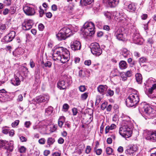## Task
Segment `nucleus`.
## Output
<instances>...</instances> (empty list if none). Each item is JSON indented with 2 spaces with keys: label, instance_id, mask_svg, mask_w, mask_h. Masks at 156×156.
Returning a JSON list of instances; mask_svg holds the SVG:
<instances>
[{
  "label": "nucleus",
  "instance_id": "nucleus-23",
  "mask_svg": "<svg viewBox=\"0 0 156 156\" xmlns=\"http://www.w3.org/2000/svg\"><path fill=\"white\" fill-rule=\"evenodd\" d=\"M56 36V37L59 41L65 40L67 37L66 35L61 30H60V32L57 34Z\"/></svg>",
  "mask_w": 156,
  "mask_h": 156
},
{
  "label": "nucleus",
  "instance_id": "nucleus-45",
  "mask_svg": "<svg viewBox=\"0 0 156 156\" xmlns=\"http://www.w3.org/2000/svg\"><path fill=\"white\" fill-rule=\"evenodd\" d=\"M19 120H16L15 122L12 123L11 125L13 127L17 126L19 124Z\"/></svg>",
  "mask_w": 156,
  "mask_h": 156
},
{
  "label": "nucleus",
  "instance_id": "nucleus-30",
  "mask_svg": "<svg viewBox=\"0 0 156 156\" xmlns=\"http://www.w3.org/2000/svg\"><path fill=\"white\" fill-rule=\"evenodd\" d=\"M135 76L137 82L138 83L141 84L142 80V75L140 73H137L136 74Z\"/></svg>",
  "mask_w": 156,
  "mask_h": 156
},
{
  "label": "nucleus",
  "instance_id": "nucleus-17",
  "mask_svg": "<svg viewBox=\"0 0 156 156\" xmlns=\"http://www.w3.org/2000/svg\"><path fill=\"white\" fill-rule=\"evenodd\" d=\"M24 13L28 15H33L35 13L34 8L27 6H25L23 8Z\"/></svg>",
  "mask_w": 156,
  "mask_h": 156
},
{
  "label": "nucleus",
  "instance_id": "nucleus-13",
  "mask_svg": "<svg viewBox=\"0 0 156 156\" xmlns=\"http://www.w3.org/2000/svg\"><path fill=\"white\" fill-rule=\"evenodd\" d=\"M81 44L79 41L75 40L72 42L70 44L71 49L74 51L80 50L81 48Z\"/></svg>",
  "mask_w": 156,
  "mask_h": 156
},
{
  "label": "nucleus",
  "instance_id": "nucleus-28",
  "mask_svg": "<svg viewBox=\"0 0 156 156\" xmlns=\"http://www.w3.org/2000/svg\"><path fill=\"white\" fill-rule=\"evenodd\" d=\"M119 66L120 68L121 69H125L127 67V63L124 61H121L119 63Z\"/></svg>",
  "mask_w": 156,
  "mask_h": 156
},
{
  "label": "nucleus",
  "instance_id": "nucleus-55",
  "mask_svg": "<svg viewBox=\"0 0 156 156\" xmlns=\"http://www.w3.org/2000/svg\"><path fill=\"white\" fill-rule=\"evenodd\" d=\"M51 63L50 61H47L45 63V67H48L49 68L51 67Z\"/></svg>",
  "mask_w": 156,
  "mask_h": 156
},
{
  "label": "nucleus",
  "instance_id": "nucleus-62",
  "mask_svg": "<svg viewBox=\"0 0 156 156\" xmlns=\"http://www.w3.org/2000/svg\"><path fill=\"white\" fill-rule=\"evenodd\" d=\"M102 152V150L101 149H98L96 151V154L98 155H100Z\"/></svg>",
  "mask_w": 156,
  "mask_h": 156
},
{
  "label": "nucleus",
  "instance_id": "nucleus-42",
  "mask_svg": "<svg viewBox=\"0 0 156 156\" xmlns=\"http://www.w3.org/2000/svg\"><path fill=\"white\" fill-rule=\"evenodd\" d=\"M106 152L108 154H112V149L110 147H108L106 148Z\"/></svg>",
  "mask_w": 156,
  "mask_h": 156
},
{
  "label": "nucleus",
  "instance_id": "nucleus-56",
  "mask_svg": "<svg viewBox=\"0 0 156 156\" xmlns=\"http://www.w3.org/2000/svg\"><path fill=\"white\" fill-rule=\"evenodd\" d=\"M79 89L81 92H84L86 90V88L84 86H80L79 87Z\"/></svg>",
  "mask_w": 156,
  "mask_h": 156
},
{
  "label": "nucleus",
  "instance_id": "nucleus-52",
  "mask_svg": "<svg viewBox=\"0 0 156 156\" xmlns=\"http://www.w3.org/2000/svg\"><path fill=\"white\" fill-rule=\"evenodd\" d=\"M73 112V115H76L78 112L77 109L76 108H73L72 109Z\"/></svg>",
  "mask_w": 156,
  "mask_h": 156
},
{
  "label": "nucleus",
  "instance_id": "nucleus-57",
  "mask_svg": "<svg viewBox=\"0 0 156 156\" xmlns=\"http://www.w3.org/2000/svg\"><path fill=\"white\" fill-rule=\"evenodd\" d=\"M44 28V26L42 24H40L38 25V28L39 30L40 31L43 30V29Z\"/></svg>",
  "mask_w": 156,
  "mask_h": 156
},
{
  "label": "nucleus",
  "instance_id": "nucleus-41",
  "mask_svg": "<svg viewBox=\"0 0 156 156\" xmlns=\"http://www.w3.org/2000/svg\"><path fill=\"white\" fill-rule=\"evenodd\" d=\"M55 140L54 139L52 138H49L47 140V144L48 145L50 146L54 142Z\"/></svg>",
  "mask_w": 156,
  "mask_h": 156
},
{
  "label": "nucleus",
  "instance_id": "nucleus-12",
  "mask_svg": "<svg viewBox=\"0 0 156 156\" xmlns=\"http://www.w3.org/2000/svg\"><path fill=\"white\" fill-rule=\"evenodd\" d=\"M145 138L153 142H156V131L147 132Z\"/></svg>",
  "mask_w": 156,
  "mask_h": 156
},
{
  "label": "nucleus",
  "instance_id": "nucleus-31",
  "mask_svg": "<svg viewBox=\"0 0 156 156\" xmlns=\"http://www.w3.org/2000/svg\"><path fill=\"white\" fill-rule=\"evenodd\" d=\"M116 37V38L120 41H124L126 40V35L124 33Z\"/></svg>",
  "mask_w": 156,
  "mask_h": 156
},
{
  "label": "nucleus",
  "instance_id": "nucleus-19",
  "mask_svg": "<svg viewBox=\"0 0 156 156\" xmlns=\"http://www.w3.org/2000/svg\"><path fill=\"white\" fill-rule=\"evenodd\" d=\"M61 30L63 33L66 35L67 37H69L72 34L71 30L67 27H64L62 28Z\"/></svg>",
  "mask_w": 156,
  "mask_h": 156
},
{
  "label": "nucleus",
  "instance_id": "nucleus-33",
  "mask_svg": "<svg viewBox=\"0 0 156 156\" xmlns=\"http://www.w3.org/2000/svg\"><path fill=\"white\" fill-rule=\"evenodd\" d=\"M104 14L108 19L110 20L112 19H114V16L113 15V12L111 13L110 12L107 11L104 12Z\"/></svg>",
  "mask_w": 156,
  "mask_h": 156
},
{
  "label": "nucleus",
  "instance_id": "nucleus-7",
  "mask_svg": "<svg viewBox=\"0 0 156 156\" xmlns=\"http://www.w3.org/2000/svg\"><path fill=\"white\" fill-rule=\"evenodd\" d=\"M91 53L96 56L100 55L102 53V50L99 44L96 42L92 43L90 46Z\"/></svg>",
  "mask_w": 156,
  "mask_h": 156
},
{
  "label": "nucleus",
  "instance_id": "nucleus-16",
  "mask_svg": "<svg viewBox=\"0 0 156 156\" xmlns=\"http://www.w3.org/2000/svg\"><path fill=\"white\" fill-rule=\"evenodd\" d=\"M22 77V76L19 73H17L14 75V79L12 82V84L15 86L19 85L20 83V80Z\"/></svg>",
  "mask_w": 156,
  "mask_h": 156
},
{
  "label": "nucleus",
  "instance_id": "nucleus-49",
  "mask_svg": "<svg viewBox=\"0 0 156 156\" xmlns=\"http://www.w3.org/2000/svg\"><path fill=\"white\" fill-rule=\"evenodd\" d=\"M88 97L87 93H85L83 94H82L81 95V98L83 100H86Z\"/></svg>",
  "mask_w": 156,
  "mask_h": 156
},
{
  "label": "nucleus",
  "instance_id": "nucleus-24",
  "mask_svg": "<svg viewBox=\"0 0 156 156\" xmlns=\"http://www.w3.org/2000/svg\"><path fill=\"white\" fill-rule=\"evenodd\" d=\"M124 13L122 12H113V15L114 16V19L115 20L116 19L119 20V19L120 18L121 16H123Z\"/></svg>",
  "mask_w": 156,
  "mask_h": 156
},
{
  "label": "nucleus",
  "instance_id": "nucleus-51",
  "mask_svg": "<svg viewBox=\"0 0 156 156\" xmlns=\"http://www.w3.org/2000/svg\"><path fill=\"white\" fill-rule=\"evenodd\" d=\"M3 2L7 6L11 4L10 0H5Z\"/></svg>",
  "mask_w": 156,
  "mask_h": 156
},
{
  "label": "nucleus",
  "instance_id": "nucleus-25",
  "mask_svg": "<svg viewBox=\"0 0 156 156\" xmlns=\"http://www.w3.org/2000/svg\"><path fill=\"white\" fill-rule=\"evenodd\" d=\"M129 51L126 48H123L121 50L120 54L125 58L129 57Z\"/></svg>",
  "mask_w": 156,
  "mask_h": 156
},
{
  "label": "nucleus",
  "instance_id": "nucleus-21",
  "mask_svg": "<svg viewBox=\"0 0 156 156\" xmlns=\"http://www.w3.org/2000/svg\"><path fill=\"white\" fill-rule=\"evenodd\" d=\"M67 85V84L63 80H59L57 83V87L60 90L65 89Z\"/></svg>",
  "mask_w": 156,
  "mask_h": 156
},
{
  "label": "nucleus",
  "instance_id": "nucleus-54",
  "mask_svg": "<svg viewBox=\"0 0 156 156\" xmlns=\"http://www.w3.org/2000/svg\"><path fill=\"white\" fill-rule=\"evenodd\" d=\"M9 11L11 14H14L16 12V9L14 7H11Z\"/></svg>",
  "mask_w": 156,
  "mask_h": 156
},
{
  "label": "nucleus",
  "instance_id": "nucleus-47",
  "mask_svg": "<svg viewBox=\"0 0 156 156\" xmlns=\"http://www.w3.org/2000/svg\"><path fill=\"white\" fill-rule=\"evenodd\" d=\"M107 105V102H105L103 103L101 105V109L104 110L106 108Z\"/></svg>",
  "mask_w": 156,
  "mask_h": 156
},
{
  "label": "nucleus",
  "instance_id": "nucleus-1",
  "mask_svg": "<svg viewBox=\"0 0 156 156\" xmlns=\"http://www.w3.org/2000/svg\"><path fill=\"white\" fill-rule=\"evenodd\" d=\"M52 58L54 60L59 61L63 63H65L70 58L69 52L62 47L56 46L53 49Z\"/></svg>",
  "mask_w": 156,
  "mask_h": 156
},
{
  "label": "nucleus",
  "instance_id": "nucleus-39",
  "mask_svg": "<svg viewBox=\"0 0 156 156\" xmlns=\"http://www.w3.org/2000/svg\"><path fill=\"white\" fill-rule=\"evenodd\" d=\"M120 75L123 81H124L127 80V78L126 76L125 73L122 72L120 73Z\"/></svg>",
  "mask_w": 156,
  "mask_h": 156
},
{
  "label": "nucleus",
  "instance_id": "nucleus-8",
  "mask_svg": "<svg viewBox=\"0 0 156 156\" xmlns=\"http://www.w3.org/2000/svg\"><path fill=\"white\" fill-rule=\"evenodd\" d=\"M34 24L33 21L30 19H25L22 24L23 29L25 30L30 29Z\"/></svg>",
  "mask_w": 156,
  "mask_h": 156
},
{
  "label": "nucleus",
  "instance_id": "nucleus-10",
  "mask_svg": "<svg viewBox=\"0 0 156 156\" xmlns=\"http://www.w3.org/2000/svg\"><path fill=\"white\" fill-rule=\"evenodd\" d=\"M14 31H11L8 34L5 36L2 40V41L5 43H7L12 41L14 38L15 36Z\"/></svg>",
  "mask_w": 156,
  "mask_h": 156
},
{
  "label": "nucleus",
  "instance_id": "nucleus-53",
  "mask_svg": "<svg viewBox=\"0 0 156 156\" xmlns=\"http://www.w3.org/2000/svg\"><path fill=\"white\" fill-rule=\"evenodd\" d=\"M91 147L90 146H87L86 149V151H85L86 153L87 154H89L90 152V151H91Z\"/></svg>",
  "mask_w": 156,
  "mask_h": 156
},
{
  "label": "nucleus",
  "instance_id": "nucleus-40",
  "mask_svg": "<svg viewBox=\"0 0 156 156\" xmlns=\"http://www.w3.org/2000/svg\"><path fill=\"white\" fill-rule=\"evenodd\" d=\"M156 88V84H154L152 86L150 89H149L148 91L150 94L152 93L153 91Z\"/></svg>",
  "mask_w": 156,
  "mask_h": 156
},
{
  "label": "nucleus",
  "instance_id": "nucleus-36",
  "mask_svg": "<svg viewBox=\"0 0 156 156\" xmlns=\"http://www.w3.org/2000/svg\"><path fill=\"white\" fill-rule=\"evenodd\" d=\"M148 61V59L147 58L144 57H142L140 58L139 60V62L140 64L146 63Z\"/></svg>",
  "mask_w": 156,
  "mask_h": 156
},
{
  "label": "nucleus",
  "instance_id": "nucleus-38",
  "mask_svg": "<svg viewBox=\"0 0 156 156\" xmlns=\"http://www.w3.org/2000/svg\"><path fill=\"white\" fill-rule=\"evenodd\" d=\"M126 16L124 14V15H123V16H121L120 18L119 19L118 21L122 23H124L126 21Z\"/></svg>",
  "mask_w": 156,
  "mask_h": 156
},
{
  "label": "nucleus",
  "instance_id": "nucleus-32",
  "mask_svg": "<svg viewBox=\"0 0 156 156\" xmlns=\"http://www.w3.org/2000/svg\"><path fill=\"white\" fill-rule=\"evenodd\" d=\"M53 111V108L51 106H49L45 109V114L47 115H51Z\"/></svg>",
  "mask_w": 156,
  "mask_h": 156
},
{
  "label": "nucleus",
  "instance_id": "nucleus-43",
  "mask_svg": "<svg viewBox=\"0 0 156 156\" xmlns=\"http://www.w3.org/2000/svg\"><path fill=\"white\" fill-rule=\"evenodd\" d=\"M6 29V27L4 24H2L0 26V32H4Z\"/></svg>",
  "mask_w": 156,
  "mask_h": 156
},
{
  "label": "nucleus",
  "instance_id": "nucleus-37",
  "mask_svg": "<svg viewBox=\"0 0 156 156\" xmlns=\"http://www.w3.org/2000/svg\"><path fill=\"white\" fill-rule=\"evenodd\" d=\"M124 33V32L122 31V28H119L115 30V36H118V35Z\"/></svg>",
  "mask_w": 156,
  "mask_h": 156
},
{
  "label": "nucleus",
  "instance_id": "nucleus-60",
  "mask_svg": "<svg viewBox=\"0 0 156 156\" xmlns=\"http://www.w3.org/2000/svg\"><path fill=\"white\" fill-rule=\"evenodd\" d=\"M30 64L31 68H33L35 66V63L32 59L30 60Z\"/></svg>",
  "mask_w": 156,
  "mask_h": 156
},
{
  "label": "nucleus",
  "instance_id": "nucleus-50",
  "mask_svg": "<svg viewBox=\"0 0 156 156\" xmlns=\"http://www.w3.org/2000/svg\"><path fill=\"white\" fill-rule=\"evenodd\" d=\"M45 142V140L44 138H42L38 140V142L39 144H44Z\"/></svg>",
  "mask_w": 156,
  "mask_h": 156
},
{
  "label": "nucleus",
  "instance_id": "nucleus-44",
  "mask_svg": "<svg viewBox=\"0 0 156 156\" xmlns=\"http://www.w3.org/2000/svg\"><path fill=\"white\" fill-rule=\"evenodd\" d=\"M26 148L23 146H21L19 149V151L20 153L25 152Z\"/></svg>",
  "mask_w": 156,
  "mask_h": 156
},
{
  "label": "nucleus",
  "instance_id": "nucleus-3",
  "mask_svg": "<svg viewBox=\"0 0 156 156\" xmlns=\"http://www.w3.org/2000/svg\"><path fill=\"white\" fill-rule=\"evenodd\" d=\"M139 101L138 94H137L132 93L130 94L126 99V103L129 107H135Z\"/></svg>",
  "mask_w": 156,
  "mask_h": 156
},
{
  "label": "nucleus",
  "instance_id": "nucleus-4",
  "mask_svg": "<svg viewBox=\"0 0 156 156\" xmlns=\"http://www.w3.org/2000/svg\"><path fill=\"white\" fill-rule=\"evenodd\" d=\"M132 126V124H127L126 125L122 126L119 129V132L120 134L126 137H130L132 133V131L131 128Z\"/></svg>",
  "mask_w": 156,
  "mask_h": 156
},
{
  "label": "nucleus",
  "instance_id": "nucleus-2",
  "mask_svg": "<svg viewBox=\"0 0 156 156\" xmlns=\"http://www.w3.org/2000/svg\"><path fill=\"white\" fill-rule=\"evenodd\" d=\"M94 25L92 22H87L83 25L81 30L85 35L91 36L94 33Z\"/></svg>",
  "mask_w": 156,
  "mask_h": 156
},
{
  "label": "nucleus",
  "instance_id": "nucleus-59",
  "mask_svg": "<svg viewBox=\"0 0 156 156\" xmlns=\"http://www.w3.org/2000/svg\"><path fill=\"white\" fill-rule=\"evenodd\" d=\"M63 109L65 110H67L69 108L68 105L67 104H65L63 106Z\"/></svg>",
  "mask_w": 156,
  "mask_h": 156
},
{
  "label": "nucleus",
  "instance_id": "nucleus-14",
  "mask_svg": "<svg viewBox=\"0 0 156 156\" xmlns=\"http://www.w3.org/2000/svg\"><path fill=\"white\" fill-rule=\"evenodd\" d=\"M119 0H103V2L108 6L115 7L119 3Z\"/></svg>",
  "mask_w": 156,
  "mask_h": 156
},
{
  "label": "nucleus",
  "instance_id": "nucleus-20",
  "mask_svg": "<svg viewBox=\"0 0 156 156\" xmlns=\"http://www.w3.org/2000/svg\"><path fill=\"white\" fill-rule=\"evenodd\" d=\"M133 40L135 44L139 45H141L143 42V39L139 37L138 35H135L134 37Z\"/></svg>",
  "mask_w": 156,
  "mask_h": 156
},
{
  "label": "nucleus",
  "instance_id": "nucleus-46",
  "mask_svg": "<svg viewBox=\"0 0 156 156\" xmlns=\"http://www.w3.org/2000/svg\"><path fill=\"white\" fill-rule=\"evenodd\" d=\"M132 70H128L125 73L126 76L128 77H130L132 75Z\"/></svg>",
  "mask_w": 156,
  "mask_h": 156
},
{
  "label": "nucleus",
  "instance_id": "nucleus-64",
  "mask_svg": "<svg viewBox=\"0 0 156 156\" xmlns=\"http://www.w3.org/2000/svg\"><path fill=\"white\" fill-rule=\"evenodd\" d=\"M61 153H60L56 152L52 154V156H61Z\"/></svg>",
  "mask_w": 156,
  "mask_h": 156
},
{
  "label": "nucleus",
  "instance_id": "nucleus-58",
  "mask_svg": "<svg viewBox=\"0 0 156 156\" xmlns=\"http://www.w3.org/2000/svg\"><path fill=\"white\" fill-rule=\"evenodd\" d=\"M31 124V123L30 121H26L24 123L25 126L27 128H29Z\"/></svg>",
  "mask_w": 156,
  "mask_h": 156
},
{
  "label": "nucleus",
  "instance_id": "nucleus-5",
  "mask_svg": "<svg viewBox=\"0 0 156 156\" xmlns=\"http://www.w3.org/2000/svg\"><path fill=\"white\" fill-rule=\"evenodd\" d=\"M0 148L6 150L8 153L12 152L14 148V142L12 140L9 141L0 140Z\"/></svg>",
  "mask_w": 156,
  "mask_h": 156
},
{
  "label": "nucleus",
  "instance_id": "nucleus-61",
  "mask_svg": "<svg viewBox=\"0 0 156 156\" xmlns=\"http://www.w3.org/2000/svg\"><path fill=\"white\" fill-rule=\"evenodd\" d=\"M108 94L110 96H112L114 94V91L113 90H107Z\"/></svg>",
  "mask_w": 156,
  "mask_h": 156
},
{
  "label": "nucleus",
  "instance_id": "nucleus-9",
  "mask_svg": "<svg viewBox=\"0 0 156 156\" xmlns=\"http://www.w3.org/2000/svg\"><path fill=\"white\" fill-rule=\"evenodd\" d=\"M137 150V146L136 144L128 145L125 151L126 154L133 155Z\"/></svg>",
  "mask_w": 156,
  "mask_h": 156
},
{
  "label": "nucleus",
  "instance_id": "nucleus-34",
  "mask_svg": "<svg viewBox=\"0 0 156 156\" xmlns=\"http://www.w3.org/2000/svg\"><path fill=\"white\" fill-rule=\"evenodd\" d=\"M87 73V72L83 71L82 70H80L79 72V76L81 78H85L87 76L86 75Z\"/></svg>",
  "mask_w": 156,
  "mask_h": 156
},
{
  "label": "nucleus",
  "instance_id": "nucleus-48",
  "mask_svg": "<svg viewBox=\"0 0 156 156\" xmlns=\"http://www.w3.org/2000/svg\"><path fill=\"white\" fill-rule=\"evenodd\" d=\"M127 61L128 63L131 65H134L135 64V62L133 61L132 59L130 58L128 59Z\"/></svg>",
  "mask_w": 156,
  "mask_h": 156
},
{
  "label": "nucleus",
  "instance_id": "nucleus-35",
  "mask_svg": "<svg viewBox=\"0 0 156 156\" xmlns=\"http://www.w3.org/2000/svg\"><path fill=\"white\" fill-rule=\"evenodd\" d=\"M65 80L68 84V85H70L72 81V78L69 76H65L64 77Z\"/></svg>",
  "mask_w": 156,
  "mask_h": 156
},
{
  "label": "nucleus",
  "instance_id": "nucleus-11",
  "mask_svg": "<svg viewBox=\"0 0 156 156\" xmlns=\"http://www.w3.org/2000/svg\"><path fill=\"white\" fill-rule=\"evenodd\" d=\"M49 99V96L47 94L40 95L36 97L35 101L38 103L42 102L47 103Z\"/></svg>",
  "mask_w": 156,
  "mask_h": 156
},
{
  "label": "nucleus",
  "instance_id": "nucleus-15",
  "mask_svg": "<svg viewBox=\"0 0 156 156\" xmlns=\"http://www.w3.org/2000/svg\"><path fill=\"white\" fill-rule=\"evenodd\" d=\"M47 125L43 121L40 123L38 125L34 126L33 127L34 129H36L40 132H42V130L44 131Z\"/></svg>",
  "mask_w": 156,
  "mask_h": 156
},
{
  "label": "nucleus",
  "instance_id": "nucleus-18",
  "mask_svg": "<svg viewBox=\"0 0 156 156\" xmlns=\"http://www.w3.org/2000/svg\"><path fill=\"white\" fill-rule=\"evenodd\" d=\"M108 87L106 85H100L99 86L97 89L98 92L102 94H104L107 89Z\"/></svg>",
  "mask_w": 156,
  "mask_h": 156
},
{
  "label": "nucleus",
  "instance_id": "nucleus-22",
  "mask_svg": "<svg viewBox=\"0 0 156 156\" xmlns=\"http://www.w3.org/2000/svg\"><path fill=\"white\" fill-rule=\"evenodd\" d=\"M136 9V5L134 3H131L127 6V10L129 12H133L135 11Z\"/></svg>",
  "mask_w": 156,
  "mask_h": 156
},
{
  "label": "nucleus",
  "instance_id": "nucleus-29",
  "mask_svg": "<svg viewBox=\"0 0 156 156\" xmlns=\"http://www.w3.org/2000/svg\"><path fill=\"white\" fill-rule=\"evenodd\" d=\"M116 126V125L113 124L111 125L110 126H107L105 129V133L106 134H107L109 132L110 130H112L115 129Z\"/></svg>",
  "mask_w": 156,
  "mask_h": 156
},
{
  "label": "nucleus",
  "instance_id": "nucleus-27",
  "mask_svg": "<svg viewBox=\"0 0 156 156\" xmlns=\"http://www.w3.org/2000/svg\"><path fill=\"white\" fill-rule=\"evenodd\" d=\"M94 2V0H80V3L82 5H90Z\"/></svg>",
  "mask_w": 156,
  "mask_h": 156
},
{
  "label": "nucleus",
  "instance_id": "nucleus-26",
  "mask_svg": "<svg viewBox=\"0 0 156 156\" xmlns=\"http://www.w3.org/2000/svg\"><path fill=\"white\" fill-rule=\"evenodd\" d=\"M65 120V118L63 116H61L59 118L58 120V125L60 128H62Z\"/></svg>",
  "mask_w": 156,
  "mask_h": 156
},
{
  "label": "nucleus",
  "instance_id": "nucleus-6",
  "mask_svg": "<svg viewBox=\"0 0 156 156\" xmlns=\"http://www.w3.org/2000/svg\"><path fill=\"white\" fill-rule=\"evenodd\" d=\"M139 109L147 116L152 115L153 112L152 108L145 102H142L139 105Z\"/></svg>",
  "mask_w": 156,
  "mask_h": 156
},
{
  "label": "nucleus",
  "instance_id": "nucleus-63",
  "mask_svg": "<svg viewBox=\"0 0 156 156\" xmlns=\"http://www.w3.org/2000/svg\"><path fill=\"white\" fill-rule=\"evenodd\" d=\"M147 41L148 43L150 44H153L154 42V41L153 40V39L152 38H149L147 39Z\"/></svg>",
  "mask_w": 156,
  "mask_h": 156
}]
</instances>
